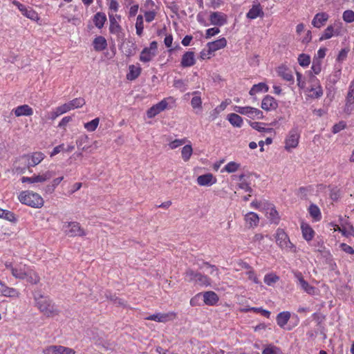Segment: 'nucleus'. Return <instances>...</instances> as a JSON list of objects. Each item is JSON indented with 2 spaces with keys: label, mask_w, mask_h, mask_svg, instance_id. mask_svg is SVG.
<instances>
[{
  "label": "nucleus",
  "mask_w": 354,
  "mask_h": 354,
  "mask_svg": "<svg viewBox=\"0 0 354 354\" xmlns=\"http://www.w3.org/2000/svg\"><path fill=\"white\" fill-rule=\"evenodd\" d=\"M127 48H125L124 53L127 56L133 55L136 52V45L133 42L127 43Z\"/></svg>",
  "instance_id": "nucleus-56"
},
{
  "label": "nucleus",
  "mask_w": 354,
  "mask_h": 354,
  "mask_svg": "<svg viewBox=\"0 0 354 354\" xmlns=\"http://www.w3.org/2000/svg\"><path fill=\"white\" fill-rule=\"evenodd\" d=\"M176 314L173 312L168 313H156L149 317H147L145 319L152 320L157 322H167L174 319Z\"/></svg>",
  "instance_id": "nucleus-15"
},
{
  "label": "nucleus",
  "mask_w": 354,
  "mask_h": 354,
  "mask_svg": "<svg viewBox=\"0 0 354 354\" xmlns=\"http://www.w3.org/2000/svg\"><path fill=\"white\" fill-rule=\"evenodd\" d=\"M328 19L329 15L326 12H319L315 15L312 24L314 27L319 28L325 25Z\"/></svg>",
  "instance_id": "nucleus-20"
},
{
  "label": "nucleus",
  "mask_w": 354,
  "mask_h": 354,
  "mask_svg": "<svg viewBox=\"0 0 354 354\" xmlns=\"http://www.w3.org/2000/svg\"><path fill=\"white\" fill-rule=\"evenodd\" d=\"M203 266L205 267H206L207 268L209 269V273L210 274H212V275L216 276V277L218 276V268L215 266L210 265L207 262L203 263Z\"/></svg>",
  "instance_id": "nucleus-60"
},
{
  "label": "nucleus",
  "mask_w": 354,
  "mask_h": 354,
  "mask_svg": "<svg viewBox=\"0 0 354 354\" xmlns=\"http://www.w3.org/2000/svg\"><path fill=\"white\" fill-rule=\"evenodd\" d=\"M323 95V90L319 84L317 83L315 87H313L309 91V97L313 98H319Z\"/></svg>",
  "instance_id": "nucleus-38"
},
{
  "label": "nucleus",
  "mask_w": 354,
  "mask_h": 354,
  "mask_svg": "<svg viewBox=\"0 0 354 354\" xmlns=\"http://www.w3.org/2000/svg\"><path fill=\"white\" fill-rule=\"evenodd\" d=\"M203 301L206 305L213 306L218 301V297L213 291H207L203 294Z\"/></svg>",
  "instance_id": "nucleus-24"
},
{
  "label": "nucleus",
  "mask_w": 354,
  "mask_h": 354,
  "mask_svg": "<svg viewBox=\"0 0 354 354\" xmlns=\"http://www.w3.org/2000/svg\"><path fill=\"white\" fill-rule=\"evenodd\" d=\"M226 46L227 40L225 37L220 38L216 41L208 42L207 44L209 53L224 48Z\"/></svg>",
  "instance_id": "nucleus-17"
},
{
  "label": "nucleus",
  "mask_w": 354,
  "mask_h": 354,
  "mask_svg": "<svg viewBox=\"0 0 354 354\" xmlns=\"http://www.w3.org/2000/svg\"><path fill=\"white\" fill-rule=\"evenodd\" d=\"M185 142L186 139H176L169 143V147L171 149H175Z\"/></svg>",
  "instance_id": "nucleus-55"
},
{
  "label": "nucleus",
  "mask_w": 354,
  "mask_h": 354,
  "mask_svg": "<svg viewBox=\"0 0 354 354\" xmlns=\"http://www.w3.org/2000/svg\"><path fill=\"white\" fill-rule=\"evenodd\" d=\"M318 251H321L324 248V241L319 237H317L312 245Z\"/></svg>",
  "instance_id": "nucleus-62"
},
{
  "label": "nucleus",
  "mask_w": 354,
  "mask_h": 354,
  "mask_svg": "<svg viewBox=\"0 0 354 354\" xmlns=\"http://www.w3.org/2000/svg\"><path fill=\"white\" fill-rule=\"evenodd\" d=\"M264 13L259 3L253 4L246 15V17L250 19H254L258 17H263Z\"/></svg>",
  "instance_id": "nucleus-21"
},
{
  "label": "nucleus",
  "mask_w": 354,
  "mask_h": 354,
  "mask_svg": "<svg viewBox=\"0 0 354 354\" xmlns=\"http://www.w3.org/2000/svg\"><path fill=\"white\" fill-rule=\"evenodd\" d=\"M295 276L297 279V282L299 285L301 286V289L305 291L306 293L309 295H314L315 288V287L310 285L306 281L304 280L301 273L296 272L295 273Z\"/></svg>",
  "instance_id": "nucleus-16"
},
{
  "label": "nucleus",
  "mask_w": 354,
  "mask_h": 354,
  "mask_svg": "<svg viewBox=\"0 0 354 354\" xmlns=\"http://www.w3.org/2000/svg\"><path fill=\"white\" fill-rule=\"evenodd\" d=\"M70 111L80 108L85 104V100L82 97L75 98L67 102Z\"/></svg>",
  "instance_id": "nucleus-35"
},
{
  "label": "nucleus",
  "mask_w": 354,
  "mask_h": 354,
  "mask_svg": "<svg viewBox=\"0 0 354 354\" xmlns=\"http://www.w3.org/2000/svg\"><path fill=\"white\" fill-rule=\"evenodd\" d=\"M245 221L250 227H254L258 225L259 218L254 212H249L245 216Z\"/></svg>",
  "instance_id": "nucleus-27"
},
{
  "label": "nucleus",
  "mask_w": 354,
  "mask_h": 354,
  "mask_svg": "<svg viewBox=\"0 0 354 354\" xmlns=\"http://www.w3.org/2000/svg\"><path fill=\"white\" fill-rule=\"evenodd\" d=\"M4 265L15 279H26V281L31 284H37L40 281V277L37 273L26 264L6 261Z\"/></svg>",
  "instance_id": "nucleus-1"
},
{
  "label": "nucleus",
  "mask_w": 354,
  "mask_h": 354,
  "mask_svg": "<svg viewBox=\"0 0 354 354\" xmlns=\"http://www.w3.org/2000/svg\"><path fill=\"white\" fill-rule=\"evenodd\" d=\"M23 15L32 20L39 19L38 14L32 8L27 7L25 11L22 13Z\"/></svg>",
  "instance_id": "nucleus-46"
},
{
  "label": "nucleus",
  "mask_w": 354,
  "mask_h": 354,
  "mask_svg": "<svg viewBox=\"0 0 354 354\" xmlns=\"http://www.w3.org/2000/svg\"><path fill=\"white\" fill-rule=\"evenodd\" d=\"M241 167V165L238 162L232 161L228 162L225 167L223 169L222 171H225L227 173H233L236 171Z\"/></svg>",
  "instance_id": "nucleus-42"
},
{
  "label": "nucleus",
  "mask_w": 354,
  "mask_h": 354,
  "mask_svg": "<svg viewBox=\"0 0 354 354\" xmlns=\"http://www.w3.org/2000/svg\"><path fill=\"white\" fill-rule=\"evenodd\" d=\"M93 21L95 26L101 29L106 21V16L104 12H98L94 15Z\"/></svg>",
  "instance_id": "nucleus-28"
},
{
  "label": "nucleus",
  "mask_w": 354,
  "mask_h": 354,
  "mask_svg": "<svg viewBox=\"0 0 354 354\" xmlns=\"http://www.w3.org/2000/svg\"><path fill=\"white\" fill-rule=\"evenodd\" d=\"M300 133L296 128L292 129L288 133L285 140V149L291 151L292 149L296 148L299 144Z\"/></svg>",
  "instance_id": "nucleus-6"
},
{
  "label": "nucleus",
  "mask_w": 354,
  "mask_h": 354,
  "mask_svg": "<svg viewBox=\"0 0 354 354\" xmlns=\"http://www.w3.org/2000/svg\"><path fill=\"white\" fill-rule=\"evenodd\" d=\"M109 32L110 33L115 35L118 39H122L124 37V30L120 25L121 21V16L119 15H113V13H109Z\"/></svg>",
  "instance_id": "nucleus-4"
},
{
  "label": "nucleus",
  "mask_w": 354,
  "mask_h": 354,
  "mask_svg": "<svg viewBox=\"0 0 354 354\" xmlns=\"http://www.w3.org/2000/svg\"><path fill=\"white\" fill-rule=\"evenodd\" d=\"M343 20L346 23L354 21V12L351 10H345L342 15Z\"/></svg>",
  "instance_id": "nucleus-50"
},
{
  "label": "nucleus",
  "mask_w": 354,
  "mask_h": 354,
  "mask_svg": "<svg viewBox=\"0 0 354 354\" xmlns=\"http://www.w3.org/2000/svg\"><path fill=\"white\" fill-rule=\"evenodd\" d=\"M93 48L96 51H102L107 46V41L102 36L95 37L93 42Z\"/></svg>",
  "instance_id": "nucleus-26"
},
{
  "label": "nucleus",
  "mask_w": 354,
  "mask_h": 354,
  "mask_svg": "<svg viewBox=\"0 0 354 354\" xmlns=\"http://www.w3.org/2000/svg\"><path fill=\"white\" fill-rule=\"evenodd\" d=\"M309 213L310 216L316 220H319L321 218L320 210L315 205H311L309 207Z\"/></svg>",
  "instance_id": "nucleus-49"
},
{
  "label": "nucleus",
  "mask_w": 354,
  "mask_h": 354,
  "mask_svg": "<svg viewBox=\"0 0 354 354\" xmlns=\"http://www.w3.org/2000/svg\"><path fill=\"white\" fill-rule=\"evenodd\" d=\"M219 32H220V29L217 27L209 28L206 30L205 38L209 39L212 37L218 34Z\"/></svg>",
  "instance_id": "nucleus-59"
},
{
  "label": "nucleus",
  "mask_w": 354,
  "mask_h": 354,
  "mask_svg": "<svg viewBox=\"0 0 354 354\" xmlns=\"http://www.w3.org/2000/svg\"><path fill=\"white\" fill-rule=\"evenodd\" d=\"M290 318V313L284 311L279 313L277 316V323L281 327L283 328Z\"/></svg>",
  "instance_id": "nucleus-31"
},
{
  "label": "nucleus",
  "mask_w": 354,
  "mask_h": 354,
  "mask_svg": "<svg viewBox=\"0 0 354 354\" xmlns=\"http://www.w3.org/2000/svg\"><path fill=\"white\" fill-rule=\"evenodd\" d=\"M44 354H75V351L68 347L60 345H50L43 349Z\"/></svg>",
  "instance_id": "nucleus-11"
},
{
  "label": "nucleus",
  "mask_w": 354,
  "mask_h": 354,
  "mask_svg": "<svg viewBox=\"0 0 354 354\" xmlns=\"http://www.w3.org/2000/svg\"><path fill=\"white\" fill-rule=\"evenodd\" d=\"M195 64L194 53L191 51L186 52L182 57L181 65L183 67H190Z\"/></svg>",
  "instance_id": "nucleus-25"
},
{
  "label": "nucleus",
  "mask_w": 354,
  "mask_h": 354,
  "mask_svg": "<svg viewBox=\"0 0 354 354\" xmlns=\"http://www.w3.org/2000/svg\"><path fill=\"white\" fill-rule=\"evenodd\" d=\"M263 124L261 122H251L250 126L254 129L257 130L259 132H266L268 133H274V131L272 128H265L263 127Z\"/></svg>",
  "instance_id": "nucleus-37"
},
{
  "label": "nucleus",
  "mask_w": 354,
  "mask_h": 354,
  "mask_svg": "<svg viewBox=\"0 0 354 354\" xmlns=\"http://www.w3.org/2000/svg\"><path fill=\"white\" fill-rule=\"evenodd\" d=\"M53 176V173L50 171H47L43 174H39L33 176V181L35 183H44Z\"/></svg>",
  "instance_id": "nucleus-33"
},
{
  "label": "nucleus",
  "mask_w": 354,
  "mask_h": 354,
  "mask_svg": "<svg viewBox=\"0 0 354 354\" xmlns=\"http://www.w3.org/2000/svg\"><path fill=\"white\" fill-rule=\"evenodd\" d=\"M195 283L200 286H207L210 285V281L209 277L205 275L202 274L201 273H198V277L194 282Z\"/></svg>",
  "instance_id": "nucleus-45"
},
{
  "label": "nucleus",
  "mask_w": 354,
  "mask_h": 354,
  "mask_svg": "<svg viewBox=\"0 0 354 354\" xmlns=\"http://www.w3.org/2000/svg\"><path fill=\"white\" fill-rule=\"evenodd\" d=\"M279 280V277L273 274H266L264 277V282L268 285L272 286Z\"/></svg>",
  "instance_id": "nucleus-52"
},
{
  "label": "nucleus",
  "mask_w": 354,
  "mask_h": 354,
  "mask_svg": "<svg viewBox=\"0 0 354 354\" xmlns=\"http://www.w3.org/2000/svg\"><path fill=\"white\" fill-rule=\"evenodd\" d=\"M227 119L230 123L234 127H241L243 125L242 118L236 113H230L227 115Z\"/></svg>",
  "instance_id": "nucleus-30"
},
{
  "label": "nucleus",
  "mask_w": 354,
  "mask_h": 354,
  "mask_svg": "<svg viewBox=\"0 0 354 354\" xmlns=\"http://www.w3.org/2000/svg\"><path fill=\"white\" fill-rule=\"evenodd\" d=\"M262 354H280V350L273 345H268L263 349Z\"/></svg>",
  "instance_id": "nucleus-53"
},
{
  "label": "nucleus",
  "mask_w": 354,
  "mask_h": 354,
  "mask_svg": "<svg viewBox=\"0 0 354 354\" xmlns=\"http://www.w3.org/2000/svg\"><path fill=\"white\" fill-rule=\"evenodd\" d=\"M35 301L37 308L46 317H53L59 315V310L48 297L35 295Z\"/></svg>",
  "instance_id": "nucleus-2"
},
{
  "label": "nucleus",
  "mask_w": 354,
  "mask_h": 354,
  "mask_svg": "<svg viewBox=\"0 0 354 354\" xmlns=\"http://www.w3.org/2000/svg\"><path fill=\"white\" fill-rule=\"evenodd\" d=\"M0 218L13 223L17 221V218L14 213L6 209H0Z\"/></svg>",
  "instance_id": "nucleus-39"
},
{
  "label": "nucleus",
  "mask_w": 354,
  "mask_h": 354,
  "mask_svg": "<svg viewBox=\"0 0 354 354\" xmlns=\"http://www.w3.org/2000/svg\"><path fill=\"white\" fill-rule=\"evenodd\" d=\"M268 214H269V219L274 223H277L278 221H279V216H278V213L277 212V210L274 208H270V210H269V212H268Z\"/></svg>",
  "instance_id": "nucleus-57"
},
{
  "label": "nucleus",
  "mask_w": 354,
  "mask_h": 354,
  "mask_svg": "<svg viewBox=\"0 0 354 354\" xmlns=\"http://www.w3.org/2000/svg\"><path fill=\"white\" fill-rule=\"evenodd\" d=\"M338 31L334 30L333 26H328L324 31L320 37V40H325L331 38L334 35H338Z\"/></svg>",
  "instance_id": "nucleus-36"
},
{
  "label": "nucleus",
  "mask_w": 354,
  "mask_h": 354,
  "mask_svg": "<svg viewBox=\"0 0 354 354\" xmlns=\"http://www.w3.org/2000/svg\"><path fill=\"white\" fill-rule=\"evenodd\" d=\"M19 292L13 288H10L8 286H6L4 290H3V292L2 294L3 296L4 297H19Z\"/></svg>",
  "instance_id": "nucleus-47"
},
{
  "label": "nucleus",
  "mask_w": 354,
  "mask_h": 354,
  "mask_svg": "<svg viewBox=\"0 0 354 354\" xmlns=\"http://www.w3.org/2000/svg\"><path fill=\"white\" fill-rule=\"evenodd\" d=\"M354 104V80L351 81L348 87V91L346 97L344 111L350 114L353 110Z\"/></svg>",
  "instance_id": "nucleus-13"
},
{
  "label": "nucleus",
  "mask_w": 354,
  "mask_h": 354,
  "mask_svg": "<svg viewBox=\"0 0 354 354\" xmlns=\"http://www.w3.org/2000/svg\"><path fill=\"white\" fill-rule=\"evenodd\" d=\"M234 110L237 113L248 115L252 119H261L263 117V114L261 111L251 106H236Z\"/></svg>",
  "instance_id": "nucleus-9"
},
{
  "label": "nucleus",
  "mask_w": 354,
  "mask_h": 354,
  "mask_svg": "<svg viewBox=\"0 0 354 354\" xmlns=\"http://www.w3.org/2000/svg\"><path fill=\"white\" fill-rule=\"evenodd\" d=\"M209 19L212 25L223 26L227 22V16L221 12H212Z\"/></svg>",
  "instance_id": "nucleus-12"
},
{
  "label": "nucleus",
  "mask_w": 354,
  "mask_h": 354,
  "mask_svg": "<svg viewBox=\"0 0 354 354\" xmlns=\"http://www.w3.org/2000/svg\"><path fill=\"white\" fill-rule=\"evenodd\" d=\"M168 102L167 99H163L160 102L152 106L147 113L149 118H152L167 108Z\"/></svg>",
  "instance_id": "nucleus-14"
},
{
  "label": "nucleus",
  "mask_w": 354,
  "mask_h": 354,
  "mask_svg": "<svg viewBox=\"0 0 354 354\" xmlns=\"http://www.w3.org/2000/svg\"><path fill=\"white\" fill-rule=\"evenodd\" d=\"M129 72L127 75V77L129 80H136L141 73V68L138 66L130 65L129 67Z\"/></svg>",
  "instance_id": "nucleus-32"
},
{
  "label": "nucleus",
  "mask_w": 354,
  "mask_h": 354,
  "mask_svg": "<svg viewBox=\"0 0 354 354\" xmlns=\"http://www.w3.org/2000/svg\"><path fill=\"white\" fill-rule=\"evenodd\" d=\"M64 232L69 236H83L86 232L77 222H68L64 225Z\"/></svg>",
  "instance_id": "nucleus-8"
},
{
  "label": "nucleus",
  "mask_w": 354,
  "mask_h": 354,
  "mask_svg": "<svg viewBox=\"0 0 354 354\" xmlns=\"http://www.w3.org/2000/svg\"><path fill=\"white\" fill-rule=\"evenodd\" d=\"M276 243L283 250L286 251H295V246L292 244L287 234L282 229H278L276 232Z\"/></svg>",
  "instance_id": "nucleus-5"
},
{
  "label": "nucleus",
  "mask_w": 354,
  "mask_h": 354,
  "mask_svg": "<svg viewBox=\"0 0 354 354\" xmlns=\"http://www.w3.org/2000/svg\"><path fill=\"white\" fill-rule=\"evenodd\" d=\"M278 75L286 81H293V77L290 69L284 66H281L277 68Z\"/></svg>",
  "instance_id": "nucleus-29"
},
{
  "label": "nucleus",
  "mask_w": 354,
  "mask_h": 354,
  "mask_svg": "<svg viewBox=\"0 0 354 354\" xmlns=\"http://www.w3.org/2000/svg\"><path fill=\"white\" fill-rule=\"evenodd\" d=\"M278 103L273 97L268 95L263 97L261 102V108L265 111H272L276 109Z\"/></svg>",
  "instance_id": "nucleus-18"
},
{
  "label": "nucleus",
  "mask_w": 354,
  "mask_h": 354,
  "mask_svg": "<svg viewBox=\"0 0 354 354\" xmlns=\"http://www.w3.org/2000/svg\"><path fill=\"white\" fill-rule=\"evenodd\" d=\"M100 123V119L96 118L91 120V122H86L84 124V128L90 132L94 131L97 127H98Z\"/></svg>",
  "instance_id": "nucleus-44"
},
{
  "label": "nucleus",
  "mask_w": 354,
  "mask_h": 354,
  "mask_svg": "<svg viewBox=\"0 0 354 354\" xmlns=\"http://www.w3.org/2000/svg\"><path fill=\"white\" fill-rule=\"evenodd\" d=\"M298 62L301 66L306 67L310 64V57L304 53L300 54L298 57Z\"/></svg>",
  "instance_id": "nucleus-48"
},
{
  "label": "nucleus",
  "mask_w": 354,
  "mask_h": 354,
  "mask_svg": "<svg viewBox=\"0 0 354 354\" xmlns=\"http://www.w3.org/2000/svg\"><path fill=\"white\" fill-rule=\"evenodd\" d=\"M191 105L194 109L201 108L202 100L200 96H194L191 100Z\"/></svg>",
  "instance_id": "nucleus-58"
},
{
  "label": "nucleus",
  "mask_w": 354,
  "mask_h": 354,
  "mask_svg": "<svg viewBox=\"0 0 354 354\" xmlns=\"http://www.w3.org/2000/svg\"><path fill=\"white\" fill-rule=\"evenodd\" d=\"M19 201L33 208H41L44 203L43 198L32 191H22L18 196Z\"/></svg>",
  "instance_id": "nucleus-3"
},
{
  "label": "nucleus",
  "mask_w": 354,
  "mask_h": 354,
  "mask_svg": "<svg viewBox=\"0 0 354 354\" xmlns=\"http://www.w3.org/2000/svg\"><path fill=\"white\" fill-rule=\"evenodd\" d=\"M268 89V86L265 83L261 82L253 85V86L250 90L249 93L250 95H254L260 92H267Z\"/></svg>",
  "instance_id": "nucleus-34"
},
{
  "label": "nucleus",
  "mask_w": 354,
  "mask_h": 354,
  "mask_svg": "<svg viewBox=\"0 0 354 354\" xmlns=\"http://www.w3.org/2000/svg\"><path fill=\"white\" fill-rule=\"evenodd\" d=\"M346 124L345 122H344V121H341L339 123L335 124L333 127V133H337L339 132L340 131L346 128Z\"/></svg>",
  "instance_id": "nucleus-61"
},
{
  "label": "nucleus",
  "mask_w": 354,
  "mask_h": 354,
  "mask_svg": "<svg viewBox=\"0 0 354 354\" xmlns=\"http://www.w3.org/2000/svg\"><path fill=\"white\" fill-rule=\"evenodd\" d=\"M311 69L315 75H318L322 71V62L319 59H314Z\"/></svg>",
  "instance_id": "nucleus-54"
},
{
  "label": "nucleus",
  "mask_w": 354,
  "mask_h": 354,
  "mask_svg": "<svg viewBox=\"0 0 354 354\" xmlns=\"http://www.w3.org/2000/svg\"><path fill=\"white\" fill-rule=\"evenodd\" d=\"M45 158V155L40 151H35L30 154L25 155L22 159L25 160L28 169L39 165Z\"/></svg>",
  "instance_id": "nucleus-10"
},
{
  "label": "nucleus",
  "mask_w": 354,
  "mask_h": 354,
  "mask_svg": "<svg viewBox=\"0 0 354 354\" xmlns=\"http://www.w3.org/2000/svg\"><path fill=\"white\" fill-rule=\"evenodd\" d=\"M88 142V137L86 135L80 136L76 142L77 146L79 149H81L82 151H87L88 149V147L87 146V143Z\"/></svg>",
  "instance_id": "nucleus-40"
},
{
  "label": "nucleus",
  "mask_w": 354,
  "mask_h": 354,
  "mask_svg": "<svg viewBox=\"0 0 354 354\" xmlns=\"http://www.w3.org/2000/svg\"><path fill=\"white\" fill-rule=\"evenodd\" d=\"M196 180L201 186H211L216 183V178L210 173L199 176Z\"/></svg>",
  "instance_id": "nucleus-19"
},
{
  "label": "nucleus",
  "mask_w": 354,
  "mask_h": 354,
  "mask_svg": "<svg viewBox=\"0 0 354 354\" xmlns=\"http://www.w3.org/2000/svg\"><path fill=\"white\" fill-rule=\"evenodd\" d=\"M157 49L158 43L156 41H151L149 47H146L141 51L140 60L145 63L151 61L157 54Z\"/></svg>",
  "instance_id": "nucleus-7"
},
{
  "label": "nucleus",
  "mask_w": 354,
  "mask_h": 354,
  "mask_svg": "<svg viewBox=\"0 0 354 354\" xmlns=\"http://www.w3.org/2000/svg\"><path fill=\"white\" fill-rule=\"evenodd\" d=\"M13 112L17 117L30 116L33 114L32 109L27 104L17 106L13 109Z\"/></svg>",
  "instance_id": "nucleus-23"
},
{
  "label": "nucleus",
  "mask_w": 354,
  "mask_h": 354,
  "mask_svg": "<svg viewBox=\"0 0 354 354\" xmlns=\"http://www.w3.org/2000/svg\"><path fill=\"white\" fill-rule=\"evenodd\" d=\"M143 29H144L143 17L142 15H139L137 17L136 22V34L138 36H142V35L143 33Z\"/></svg>",
  "instance_id": "nucleus-43"
},
{
  "label": "nucleus",
  "mask_w": 354,
  "mask_h": 354,
  "mask_svg": "<svg viewBox=\"0 0 354 354\" xmlns=\"http://www.w3.org/2000/svg\"><path fill=\"white\" fill-rule=\"evenodd\" d=\"M199 272H194L192 269H187L185 273V279L188 281L195 282Z\"/></svg>",
  "instance_id": "nucleus-51"
},
{
  "label": "nucleus",
  "mask_w": 354,
  "mask_h": 354,
  "mask_svg": "<svg viewBox=\"0 0 354 354\" xmlns=\"http://www.w3.org/2000/svg\"><path fill=\"white\" fill-rule=\"evenodd\" d=\"M193 153L192 147L190 145L184 146L181 151L182 158L184 161H188Z\"/></svg>",
  "instance_id": "nucleus-41"
},
{
  "label": "nucleus",
  "mask_w": 354,
  "mask_h": 354,
  "mask_svg": "<svg viewBox=\"0 0 354 354\" xmlns=\"http://www.w3.org/2000/svg\"><path fill=\"white\" fill-rule=\"evenodd\" d=\"M301 230L303 238L307 242L311 241L315 236V231L308 224L302 223L301 225Z\"/></svg>",
  "instance_id": "nucleus-22"
},
{
  "label": "nucleus",
  "mask_w": 354,
  "mask_h": 354,
  "mask_svg": "<svg viewBox=\"0 0 354 354\" xmlns=\"http://www.w3.org/2000/svg\"><path fill=\"white\" fill-rule=\"evenodd\" d=\"M339 248L347 254H354V249L346 243H341Z\"/></svg>",
  "instance_id": "nucleus-64"
},
{
  "label": "nucleus",
  "mask_w": 354,
  "mask_h": 354,
  "mask_svg": "<svg viewBox=\"0 0 354 354\" xmlns=\"http://www.w3.org/2000/svg\"><path fill=\"white\" fill-rule=\"evenodd\" d=\"M246 274L248 276V279L252 281L254 283L257 284H259L260 283L252 268L248 270Z\"/></svg>",
  "instance_id": "nucleus-63"
}]
</instances>
